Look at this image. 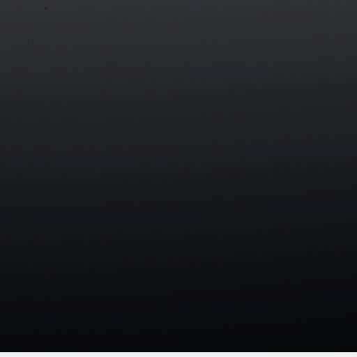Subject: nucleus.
Here are the masks:
<instances>
[{
	"label": "nucleus",
	"mask_w": 357,
	"mask_h": 357,
	"mask_svg": "<svg viewBox=\"0 0 357 357\" xmlns=\"http://www.w3.org/2000/svg\"><path fill=\"white\" fill-rule=\"evenodd\" d=\"M0 352H63V332H0Z\"/></svg>",
	"instance_id": "f257e3e1"
},
{
	"label": "nucleus",
	"mask_w": 357,
	"mask_h": 357,
	"mask_svg": "<svg viewBox=\"0 0 357 357\" xmlns=\"http://www.w3.org/2000/svg\"><path fill=\"white\" fill-rule=\"evenodd\" d=\"M0 328H101V324H89L76 319L73 324H66L57 319L46 318L40 321L38 324H32L25 321L18 324L13 319H0Z\"/></svg>",
	"instance_id": "f03ea898"
},
{
	"label": "nucleus",
	"mask_w": 357,
	"mask_h": 357,
	"mask_svg": "<svg viewBox=\"0 0 357 357\" xmlns=\"http://www.w3.org/2000/svg\"><path fill=\"white\" fill-rule=\"evenodd\" d=\"M192 324H164L155 323L151 321L149 324H128L120 321L119 319H113L112 324H107L104 321H101V328H198L200 326H189ZM201 328H204L202 326Z\"/></svg>",
	"instance_id": "7ed1b4c3"
},
{
	"label": "nucleus",
	"mask_w": 357,
	"mask_h": 357,
	"mask_svg": "<svg viewBox=\"0 0 357 357\" xmlns=\"http://www.w3.org/2000/svg\"><path fill=\"white\" fill-rule=\"evenodd\" d=\"M247 326H238L237 328H289V326H273L271 324H245ZM290 328H295L294 326H291Z\"/></svg>",
	"instance_id": "20e7f679"
},
{
	"label": "nucleus",
	"mask_w": 357,
	"mask_h": 357,
	"mask_svg": "<svg viewBox=\"0 0 357 357\" xmlns=\"http://www.w3.org/2000/svg\"><path fill=\"white\" fill-rule=\"evenodd\" d=\"M271 325L274 326H282V324H271Z\"/></svg>",
	"instance_id": "39448f33"
}]
</instances>
